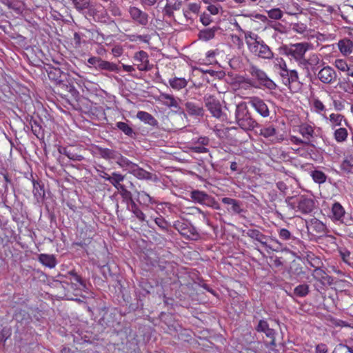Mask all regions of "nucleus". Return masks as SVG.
Returning <instances> with one entry per match:
<instances>
[{"instance_id": "nucleus-8", "label": "nucleus", "mask_w": 353, "mask_h": 353, "mask_svg": "<svg viewBox=\"0 0 353 353\" xmlns=\"http://www.w3.org/2000/svg\"><path fill=\"white\" fill-rule=\"evenodd\" d=\"M258 242L265 248L268 253L270 252H279L285 250L283 244L272 236L264 235Z\"/></svg>"}, {"instance_id": "nucleus-13", "label": "nucleus", "mask_w": 353, "mask_h": 353, "mask_svg": "<svg viewBox=\"0 0 353 353\" xmlns=\"http://www.w3.org/2000/svg\"><path fill=\"white\" fill-rule=\"evenodd\" d=\"M317 76L322 83L326 84L332 83L337 77L335 70L330 66L323 67L319 70Z\"/></svg>"}, {"instance_id": "nucleus-11", "label": "nucleus", "mask_w": 353, "mask_h": 353, "mask_svg": "<svg viewBox=\"0 0 353 353\" xmlns=\"http://www.w3.org/2000/svg\"><path fill=\"white\" fill-rule=\"evenodd\" d=\"M321 61L319 54L316 53H312L307 59L304 58L299 67L303 70H305L307 72H310V70L315 72L317 70Z\"/></svg>"}, {"instance_id": "nucleus-41", "label": "nucleus", "mask_w": 353, "mask_h": 353, "mask_svg": "<svg viewBox=\"0 0 353 353\" xmlns=\"http://www.w3.org/2000/svg\"><path fill=\"white\" fill-rule=\"evenodd\" d=\"M310 292V287L307 284L303 283L297 285L294 289V294L299 297H305Z\"/></svg>"}, {"instance_id": "nucleus-34", "label": "nucleus", "mask_w": 353, "mask_h": 353, "mask_svg": "<svg viewBox=\"0 0 353 353\" xmlns=\"http://www.w3.org/2000/svg\"><path fill=\"white\" fill-rule=\"evenodd\" d=\"M169 84L172 89L180 90L187 86L188 81L185 78L174 77L169 79Z\"/></svg>"}, {"instance_id": "nucleus-12", "label": "nucleus", "mask_w": 353, "mask_h": 353, "mask_svg": "<svg viewBox=\"0 0 353 353\" xmlns=\"http://www.w3.org/2000/svg\"><path fill=\"white\" fill-rule=\"evenodd\" d=\"M282 82L291 89L292 84L299 83L298 72L295 70L285 69L279 71Z\"/></svg>"}, {"instance_id": "nucleus-58", "label": "nucleus", "mask_w": 353, "mask_h": 353, "mask_svg": "<svg viewBox=\"0 0 353 353\" xmlns=\"http://www.w3.org/2000/svg\"><path fill=\"white\" fill-rule=\"evenodd\" d=\"M232 43L236 46L239 49H241L243 46V41L242 39L236 34L231 35Z\"/></svg>"}, {"instance_id": "nucleus-3", "label": "nucleus", "mask_w": 353, "mask_h": 353, "mask_svg": "<svg viewBox=\"0 0 353 353\" xmlns=\"http://www.w3.org/2000/svg\"><path fill=\"white\" fill-rule=\"evenodd\" d=\"M235 119L239 126L245 131L252 130L259 125L243 103L236 105Z\"/></svg>"}, {"instance_id": "nucleus-37", "label": "nucleus", "mask_w": 353, "mask_h": 353, "mask_svg": "<svg viewBox=\"0 0 353 353\" xmlns=\"http://www.w3.org/2000/svg\"><path fill=\"white\" fill-rule=\"evenodd\" d=\"M239 85L240 88L243 89H248L250 88H259V85H257L254 80H252L248 77H241L239 80Z\"/></svg>"}, {"instance_id": "nucleus-20", "label": "nucleus", "mask_w": 353, "mask_h": 353, "mask_svg": "<svg viewBox=\"0 0 353 353\" xmlns=\"http://www.w3.org/2000/svg\"><path fill=\"white\" fill-rule=\"evenodd\" d=\"M67 278H68L72 284L73 289L84 290L86 288L85 282L82 280L80 276H79L75 272L70 271L68 273Z\"/></svg>"}, {"instance_id": "nucleus-28", "label": "nucleus", "mask_w": 353, "mask_h": 353, "mask_svg": "<svg viewBox=\"0 0 353 353\" xmlns=\"http://www.w3.org/2000/svg\"><path fill=\"white\" fill-rule=\"evenodd\" d=\"M72 2L77 11L86 14L92 5L90 0H72Z\"/></svg>"}, {"instance_id": "nucleus-50", "label": "nucleus", "mask_w": 353, "mask_h": 353, "mask_svg": "<svg viewBox=\"0 0 353 353\" xmlns=\"http://www.w3.org/2000/svg\"><path fill=\"white\" fill-rule=\"evenodd\" d=\"M333 353H353V348L340 343L335 347Z\"/></svg>"}, {"instance_id": "nucleus-31", "label": "nucleus", "mask_w": 353, "mask_h": 353, "mask_svg": "<svg viewBox=\"0 0 353 353\" xmlns=\"http://www.w3.org/2000/svg\"><path fill=\"white\" fill-rule=\"evenodd\" d=\"M125 176L119 172H113L108 181L117 190H123V185L121 182L123 181Z\"/></svg>"}, {"instance_id": "nucleus-61", "label": "nucleus", "mask_w": 353, "mask_h": 353, "mask_svg": "<svg viewBox=\"0 0 353 353\" xmlns=\"http://www.w3.org/2000/svg\"><path fill=\"white\" fill-rule=\"evenodd\" d=\"M292 30L299 34H303L307 30V26L303 23H294Z\"/></svg>"}, {"instance_id": "nucleus-52", "label": "nucleus", "mask_w": 353, "mask_h": 353, "mask_svg": "<svg viewBox=\"0 0 353 353\" xmlns=\"http://www.w3.org/2000/svg\"><path fill=\"white\" fill-rule=\"evenodd\" d=\"M339 252L343 261L345 263H350L351 259H352V256L350 252L345 248H341L339 249Z\"/></svg>"}, {"instance_id": "nucleus-15", "label": "nucleus", "mask_w": 353, "mask_h": 353, "mask_svg": "<svg viewBox=\"0 0 353 353\" xmlns=\"http://www.w3.org/2000/svg\"><path fill=\"white\" fill-rule=\"evenodd\" d=\"M130 173L141 180H149L154 182L159 180V178L156 174H153L145 170L144 169L140 168L137 164L134 166Z\"/></svg>"}, {"instance_id": "nucleus-59", "label": "nucleus", "mask_w": 353, "mask_h": 353, "mask_svg": "<svg viewBox=\"0 0 353 353\" xmlns=\"http://www.w3.org/2000/svg\"><path fill=\"white\" fill-rule=\"evenodd\" d=\"M208 10L211 14L216 15L219 12V10L222 9L221 6L218 3H214L208 5L207 8Z\"/></svg>"}, {"instance_id": "nucleus-1", "label": "nucleus", "mask_w": 353, "mask_h": 353, "mask_svg": "<svg viewBox=\"0 0 353 353\" xmlns=\"http://www.w3.org/2000/svg\"><path fill=\"white\" fill-rule=\"evenodd\" d=\"M245 39L249 52L254 56L268 60L274 57L270 48L258 34L248 31L245 33Z\"/></svg>"}, {"instance_id": "nucleus-19", "label": "nucleus", "mask_w": 353, "mask_h": 353, "mask_svg": "<svg viewBox=\"0 0 353 353\" xmlns=\"http://www.w3.org/2000/svg\"><path fill=\"white\" fill-rule=\"evenodd\" d=\"M314 279L316 280L317 282H319L320 284L325 285H332L333 283V278L329 275H327L323 270L320 269H315L314 273L312 274Z\"/></svg>"}, {"instance_id": "nucleus-46", "label": "nucleus", "mask_w": 353, "mask_h": 353, "mask_svg": "<svg viewBox=\"0 0 353 353\" xmlns=\"http://www.w3.org/2000/svg\"><path fill=\"white\" fill-rule=\"evenodd\" d=\"M268 17L274 20H279L283 17V11L279 8H272L267 10Z\"/></svg>"}, {"instance_id": "nucleus-57", "label": "nucleus", "mask_w": 353, "mask_h": 353, "mask_svg": "<svg viewBox=\"0 0 353 353\" xmlns=\"http://www.w3.org/2000/svg\"><path fill=\"white\" fill-rule=\"evenodd\" d=\"M33 194L35 196L42 197L44 196V190L38 183H33Z\"/></svg>"}, {"instance_id": "nucleus-30", "label": "nucleus", "mask_w": 353, "mask_h": 353, "mask_svg": "<svg viewBox=\"0 0 353 353\" xmlns=\"http://www.w3.org/2000/svg\"><path fill=\"white\" fill-rule=\"evenodd\" d=\"M39 261L43 265L50 268H53L57 265L56 259L52 254H41L39 256Z\"/></svg>"}, {"instance_id": "nucleus-5", "label": "nucleus", "mask_w": 353, "mask_h": 353, "mask_svg": "<svg viewBox=\"0 0 353 353\" xmlns=\"http://www.w3.org/2000/svg\"><path fill=\"white\" fill-rule=\"evenodd\" d=\"M249 74L254 79L257 85L263 86L268 90H274L276 87L275 83L270 79L265 71L253 63H250L248 68Z\"/></svg>"}, {"instance_id": "nucleus-22", "label": "nucleus", "mask_w": 353, "mask_h": 353, "mask_svg": "<svg viewBox=\"0 0 353 353\" xmlns=\"http://www.w3.org/2000/svg\"><path fill=\"white\" fill-rule=\"evenodd\" d=\"M256 330L258 332H264L268 337L272 340V343H274L275 331L269 327V325L266 321L260 320L256 327Z\"/></svg>"}, {"instance_id": "nucleus-51", "label": "nucleus", "mask_w": 353, "mask_h": 353, "mask_svg": "<svg viewBox=\"0 0 353 353\" xmlns=\"http://www.w3.org/2000/svg\"><path fill=\"white\" fill-rule=\"evenodd\" d=\"M335 67L342 72H346L348 70L349 65L347 61L342 59H337L334 62Z\"/></svg>"}, {"instance_id": "nucleus-39", "label": "nucleus", "mask_w": 353, "mask_h": 353, "mask_svg": "<svg viewBox=\"0 0 353 353\" xmlns=\"http://www.w3.org/2000/svg\"><path fill=\"white\" fill-rule=\"evenodd\" d=\"M116 126L125 135L130 137H133L135 135V132H134L133 129L125 122L119 121L116 123Z\"/></svg>"}, {"instance_id": "nucleus-47", "label": "nucleus", "mask_w": 353, "mask_h": 353, "mask_svg": "<svg viewBox=\"0 0 353 353\" xmlns=\"http://www.w3.org/2000/svg\"><path fill=\"white\" fill-rule=\"evenodd\" d=\"M340 89L349 94H353V83L350 81H341L338 83Z\"/></svg>"}, {"instance_id": "nucleus-45", "label": "nucleus", "mask_w": 353, "mask_h": 353, "mask_svg": "<svg viewBox=\"0 0 353 353\" xmlns=\"http://www.w3.org/2000/svg\"><path fill=\"white\" fill-rule=\"evenodd\" d=\"M138 197L145 204H154L157 203V201L154 198L150 196L146 192L141 191L138 192Z\"/></svg>"}, {"instance_id": "nucleus-6", "label": "nucleus", "mask_w": 353, "mask_h": 353, "mask_svg": "<svg viewBox=\"0 0 353 353\" xmlns=\"http://www.w3.org/2000/svg\"><path fill=\"white\" fill-rule=\"evenodd\" d=\"M330 216L334 222H339L345 225H353V218L352 216H346L344 208L339 202H335L332 204Z\"/></svg>"}, {"instance_id": "nucleus-56", "label": "nucleus", "mask_w": 353, "mask_h": 353, "mask_svg": "<svg viewBox=\"0 0 353 353\" xmlns=\"http://www.w3.org/2000/svg\"><path fill=\"white\" fill-rule=\"evenodd\" d=\"M154 222L162 230H168V223L162 216L157 217L154 219Z\"/></svg>"}, {"instance_id": "nucleus-62", "label": "nucleus", "mask_w": 353, "mask_h": 353, "mask_svg": "<svg viewBox=\"0 0 353 353\" xmlns=\"http://www.w3.org/2000/svg\"><path fill=\"white\" fill-rule=\"evenodd\" d=\"M190 150L196 153H207L208 152V149L203 145H192L190 147Z\"/></svg>"}, {"instance_id": "nucleus-63", "label": "nucleus", "mask_w": 353, "mask_h": 353, "mask_svg": "<svg viewBox=\"0 0 353 353\" xmlns=\"http://www.w3.org/2000/svg\"><path fill=\"white\" fill-rule=\"evenodd\" d=\"M201 6L199 4L196 3H189L188 10L193 13V14H198L199 12Z\"/></svg>"}, {"instance_id": "nucleus-14", "label": "nucleus", "mask_w": 353, "mask_h": 353, "mask_svg": "<svg viewBox=\"0 0 353 353\" xmlns=\"http://www.w3.org/2000/svg\"><path fill=\"white\" fill-rule=\"evenodd\" d=\"M249 103L263 117H268L270 115L268 107L261 99L256 97H252Z\"/></svg>"}, {"instance_id": "nucleus-32", "label": "nucleus", "mask_w": 353, "mask_h": 353, "mask_svg": "<svg viewBox=\"0 0 353 353\" xmlns=\"http://www.w3.org/2000/svg\"><path fill=\"white\" fill-rule=\"evenodd\" d=\"M299 131L303 138L310 143V138L313 137L314 133L313 127L307 123H303L299 126Z\"/></svg>"}, {"instance_id": "nucleus-38", "label": "nucleus", "mask_w": 353, "mask_h": 353, "mask_svg": "<svg viewBox=\"0 0 353 353\" xmlns=\"http://www.w3.org/2000/svg\"><path fill=\"white\" fill-rule=\"evenodd\" d=\"M98 70H104L110 72L119 71V66L117 64L102 59L101 61L100 64L99 65Z\"/></svg>"}, {"instance_id": "nucleus-44", "label": "nucleus", "mask_w": 353, "mask_h": 353, "mask_svg": "<svg viewBox=\"0 0 353 353\" xmlns=\"http://www.w3.org/2000/svg\"><path fill=\"white\" fill-rule=\"evenodd\" d=\"M311 176L313 180L319 184L323 183L326 181V175L324 172L319 170H314L312 172Z\"/></svg>"}, {"instance_id": "nucleus-17", "label": "nucleus", "mask_w": 353, "mask_h": 353, "mask_svg": "<svg viewBox=\"0 0 353 353\" xmlns=\"http://www.w3.org/2000/svg\"><path fill=\"white\" fill-rule=\"evenodd\" d=\"M92 152L94 154L99 155L101 158L106 160L116 159L118 154V152L113 150L109 148H103L99 145H95L93 147Z\"/></svg>"}, {"instance_id": "nucleus-42", "label": "nucleus", "mask_w": 353, "mask_h": 353, "mask_svg": "<svg viewBox=\"0 0 353 353\" xmlns=\"http://www.w3.org/2000/svg\"><path fill=\"white\" fill-rule=\"evenodd\" d=\"M341 168L342 170L350 172L353 168V154H347L345 155L341 163Z\"/></svg>"}, {"instance_id": "nucleus-53", "label": "nucleus", "mask_w": 353, "mask_h": 353, "mask_svg": "<svg viewBox=\"0 0 353 353\" xmlns=\"http://www.w3.org/2000/svg\"><path fill=\"white\" fill-rule=\"evenodd\" d=\"M132 211L135 216L140 221H144L145 219V214L137 207V205L133 203L132 205Z\"/></svg>"}, {"instance_id": "nucleus-24", "label": "nucleus", "mask_w": 353, "mask_h": 353, "mask_svg": "<svg viewBox=\"0 0 353 353\" xmlns=\"http://www.w3.org/2000/svg\"><path fill=\"white\" fill-rule=\"evenodd\" d=\"M338 48L343 55L347 56L352 52L353 42L349 39H341L338 42Z\"/></svg>"}, {"instance_id": "nucleus-36", "label": "nucleus", "mask_w": 353, "mask_h": 353, "mask_svg": "<svg viewBox=\"0 0 353 353\" xmlns=\"http://www.w3.org/2000/svg\"><path fill=\"white\" fill-rule=\"evenodd\" d=\"M259 134L274 141L276 140V130L272 126L263 127L260 130Z\"/></svg>"}, {"instance_id": "nucleus-2", "label": "nucleus", "mask_w": 353, "mask_h": 353, "mask_svg": "<svg viewBox=\"0 0 353 353\" xmlns=\"http://www.w3.org/2000/svg\"><path fill=\"white\" fill-rule=\"evenodd\" d=\"M285 201L290 209L303 214L311 213L315 208L314 200L307 195L288 196Z\"/></svg>"}, {"instance_id": "nucleus-33", "label": "nucleus", "mask_w": 353, "mask_h": 353, "mask_svg": "<svg viewBox=\"0 0 353 353\" xmlns=\"http://www.w3.org/2000/svg\"><path fill=\"white\" fill-rule=\"evenodd\" d=\"M0 2L17 13L21 12L23 9V4L19 0H0Z\"/></svg>"}, {"instance_id": "nucleus-48", "label": "nucleus", "mask_w": 353, "mask_h": 353, "mask_svg": "<svg viewBox=\"0 0 353 353\" xmlns=\"http://www.w3.org/2000/svg\"><path fill=\"white\" fill-rule=\"evenodd\" d=\"M279 236L283 241H288L290 239L295 240V238L292 235L291 232L285 228H281L278 230Z\"/></svg>"}, {"instance_id": "nucleus-10", "label": "nucleus", "mask_w": 353, "mask_h": 353, "mask_svg": "<svg viewBox=\"0 0 353 353\" xmlns=\"http://www.w3.org/2000/svg\"><path fill=\"white\" fill-rule=\"evenodd\" d=\"M128 12L132 21L142 26H145L148 23L149 16L148 13L142 11L135 6H130Z\"/></svg>"}, {"instance_id": "nucleus-64", "label": "nucleus", "mask_w": 353, "mask_h": 353, "mask_svg": "<svg viewBox=\"0 0 353 353\" xmlns=\"http://www.w3.org/2000/svg\"><path fill=\"white\" fill-rule=\"evenodd\" d=\"M200 21L204 26H206L211 23L212 19L208 14L203 13L200 17Z\"/></svg>"}, {"instance_id": "nucleus-4", "label": "nucleus", "mask_w": 353, "mask_h": 353, "mask_svg": "<svg viewBox=\"0 0 353 353\" xmlns=\"http://www.w3.org/2000/svg\"><path fill=\"white\" fill-rule=\"evenodd\" d=\"M312 48V44L307 42H301L290 44L284 48L285 53L290 59L294 60L300 66L305 58V53Z\"/></svg>"}, {"instance_id": "nucleus-29", "label": "nucleus", "mask_w": 353, "mask_h": 353, "mask_svg": "<svg viewBox=\"0 0 353 353\" xmlns=\"http://www.w3.org/2000/svg\"><path fill=\"white\" fill-rule=\"evenodd\" d=\"M117 163L123 169L128 170L130 173L136 163L132 162L125 157L118 153L117 156Z\"/></svg>"}, {"instance_id": "nucleus-26", "label": "nucleus", "mask_w": 353, "mask_h": 353, "mask_svg": "<svg viewBox=\"0 0 353 353\" xmlns=\"http://www.w3.org/2000/svg\"><path fill=\"white\" fill-rule=\"evenodd\" d=\"M343 121L346 126L348 125L347 121L344 119L343 115L332 113L328 118L327 123L334 129L336 127L341 126Z\"/></svg>"}, {"instance_id": "nucleus-54", "label": "nucleus", "mask_w": 353, "mask_h": 353, "mask_svg": "<svg viewBox=\"0 0 353 353\" xmlns=\"http://www.w3.org/2000/svg\"><path fill=\"white\" fill-rule=\"evenodd\" d=\"M135 61L139 62H148V54L146 52L141 50L137 52L134 57Z\"/></svg>"}, {"instance_id": "nucleus-7", "label": "nucleus", "mask_w": 353, "mask_h": 353, "mask_svg": "<svg viewBox=\"0 0 353 353\" xmlns=\"http://www.w3.org/2000/svg\"><path fill=\"white\" fill-rule=\"evenodd\" d=\"M87 15L92 17L94 21L100 23H108L110 21L108 10L101 4L92 5L89 11H88Z\"/></svg>"}, {"instance_id": "nucleus-21", "label": "nucleus", "mask_w": 353, "mask_h": 353, "mask_svg": "<svg viewBox=\"0 0 353 353\" xmlns=\"http://www.w3.org/2000/svg\"><path fill=\"white\" fill-rule=\"evenodd\" d=\"M221 201L223 203L231 206L230 209H228V211H231L235 214H241L243 212V210L241 208V203L239 201L230 197H223L222 198Z\"/></svg>"}, {"instance_id": "nucleus-25", "label": "nucleus", "mask_w": 353, "mask_h": 353, "mask_svg": "<svg viewBox=\"0 0 353 353\" xmlns=\"http://www.w3.org/2000/svg\"><path fill=\"white\" fill-rule=\"evenodd\" d=\"M137 117L142 122L151 126H157L158 124L157 120L147 112L139 111L137 114Z\"/></svg>"}, {"instance_id": "nucleus-55", "label": "nucleus", "mask_w": 353, "mask_h": 353, "mask_svg": "<svg viewBox=\"0 0 353 353\" xmlns=\"http://www.w3.org/2000/svg\"><path fill=\"white\" fill-rule=\"evenodd\" d=\"M108 10L110 12L111 14L114 17H121L122 14L120 8L114 3L111 2L109 4Z\"/></svg>"}, {"instance_id": "nucleus-60", "label": "nucleus", "mask_w": 353, "mask_h": 353, "mask_svg": "<svg viewBox=\"0 0 353 353\" xmlns=\"http://www.w3.org/2000/svg\"><path fill=\"white\" fill-rule=\"evenodd\" d=\"M274 63L275 67L278 68L279 69V71L288 69L285 61L281 57L276 58Z\"/></svg>"}, {"instance_id": "nucleus-43", "label": "nucleus", "mask_w": 353, "mask_h": 353, "mask_svg": "<svg viewBox=\"0 0 353 353\" xmlns=\"http://www.w3.org/2000/svg\"><path fill=\"white\" fill-rule=\"evenodd\" d=\"M347 130L345 128H339L334 133V139L339 143L345 141L347 138Z\"/></svg>"}, {"instance_id": "nucleus-40", "label": "nucleus", "mask_w": 353, "mask_h": 353, "mask_svg": "<svg viewBox=\"0 0 353 353\" xmlns=\"http://www.w3.org/2000/svg\"><path fill=\"white\" fill-rule=\"evenodd\" d=\"M59 151L60 153L65 155L68 158L72 161H81L84 159V157L82 155L74 153L71 152L70 150H68L65 148H60Z\"/></svg>"}, {"instance_id": "nucleus-27", "label": "nucleus", "mask_w": 353, "mask_h": 353, "mask_svg": "<svg viewBox=\"0 0 353 353\" xmlns=\"http://www.w3.org/2000/svg\"><path fill=\"white\" fill-rule=\"evenodd\" d=\"M190 197L195 203L205 204L210 198L205 192L200 190H193L190 192Z\"/></svg>"}, {"instance_id": "nucleus-35", "label": "nucleus", "mask_w": 353, "mask_h": 353, "mask_svg": "<svg viewBox=\"0 0 353 353\" xmlns=\"http://www.w3.org/2000/svg\"><path fill=\"white\" fill-rule=\"evenodd\" d=\"M219 29V28L216 26L210 28H205L199 32V39L205 41H209L214 37L215 33Z\"/></svg>"}, {"instance_id": "nucleus-18", "label": "nucleus", "mask_w": 353, "mask_h": 353, "mask_svg": "<svg viewBox=\"0 0 353 353\" xmlns=\"http://www.w3.org/2000/svg\"><path fill=\"white\" fill-rule=\"evenodd\" d=\"M160 100L163 101V103L168 108H174L178 110H181V107L179 104V101L181 99L175 98L173 95L161 92L159 95Z\"/></svg>"}, {"instance_id": "nucleus-9", "label": "nucleus", "mask_w": 353, "mask_h": 353, "mask_svg": "<svg viewBox=\"0 0 353 353\" xmlns=\"http://www.w3.org/2000/svg\"><path fill=\"white\" fill-rule=\"evenodd\" d=\"M203 99L205 106L212 116L218 119H223V114L219 101L214 96L210 94L205 95Z\"/></svg>"}, {"instance_id": "nucleus-49", "label": "nucleus", "mask_w": 353, "mask_h": 353, "mask_svg": "<svg viewBox=\"0 0 353 353\" xmlns=\"http://www.w3.org/2000/svg\"><path fill=\"white\" fill-rule=\"evenodd\" d=\"M246 235L250 238L259 241L265 234L261 232L259 230L256 229H250L246 232Z\"/></svg>"}, {"instance_id": "nucleus-23", "label": "nucleus", "mask_w": 353, "mask_h": 353, "mask_svg": "<svg viewBox=\"0 0 353 353\" xmlns=\"http://www.w3.org/2000/svg\"><path fill=\"white\" fill-rule=\"evenodd\" d=\"M184 105L187 112L190 115L202 117L204 114V110L203 107L194 102L187 101Z\"/></svg>"}, {"instance_id": "nucleus-16", "label": "nucleus", "mask_w": 353, "mask_h": 353, "mask_svg": "<svg viewBox=\"0 0 353 353\" xmlns=\"http://www.w3.org/2000/svg\"><path fill=\"white\" fill-rule=\"evenodd\" d=\"M174 228L179 231V232L188 238H191L196 235L195 230L192 226H189L188 223L181 221H176L174 223Z\"/></svg>"}]
</instances>
